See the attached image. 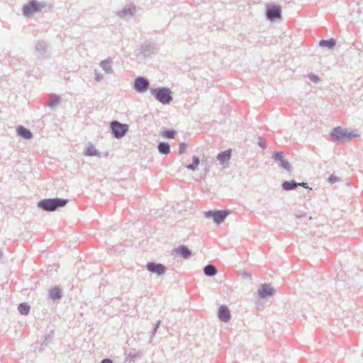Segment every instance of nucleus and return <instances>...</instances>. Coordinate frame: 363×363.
Here are the masks:
<instances>
[{"mask_svg":"<svg viewBox=\"0 0 363 363\" xmlns=\"http://www.w3.org/2000/svg\"><path fill=\"white\" fill-rule=\"evenodd\" d=\"M101 363H113V361L111 359H104Z\"/></svg>","mask_w":363,"mask_h":363,"instance_id":"obj_39","label":"nucleus"},{"mask_svg":"<svg viewBox=\"0 0 363 363\" xmlns=\"http://www.w3.org/2000/svg\"><path fill=\"white\" fill-rule=\"evenodd\" d=\"M340 180V179L339 177H337V176L334 175V174H332L328 178V182L330 183V184H334V183H335L337 182H339Z\"/></svg>","mask_w":363,"mask_h":363,"instance_id":"obj_33","label":"nucleus"},{"mask_svg":"<svg viewBox=\"0 0 363 363\" xmlns=\"http://www.w3.org/2000/svg\"><path fill=\"white\" fill-rule=\"evenodd\" d=\"M151 94L155 99L162 104H169L172 100V92L167 87H157L150 89Z\"/></svg>","mask_w":363,"mask_h":363,"instance_id":"obj_1","label":"nucleus"},{"mask_svg":"<svg viewBox=\"0 0 363 363\" xmlns=\"http://www.w3.org/2000/svg\"><path fill=\"white\" fill-rule=\"evenodd\" d=\"M319 45L320 47H326L328 49H333L336 45V40L333 38L328 40H321L319 42Z\"/></svg>","mask_w":363,"mask_h":363,"instance_id":"obj_25","label":"nucleus"},{"mask_svg":"<svg viewBox=\"0 0 363 363\" xmlns=\"http://www.w3.org/2000/svg\"><path fill=\"white\" fill-rule=\"evenodd\" d=\"M61 102V97L58 95L52 94L49 96L48 99L47 105L50 108H55L57 105H59Z\"/></svg>","mask_w":363,"mask_h":363,"instance_id":"obj_18","label":"nucleus"},{"mask_svg":"<svg viewBox=\"0 0 363 363\" xmlns=\"http://www.w3.org/2000/svg\"><path fill=\"white\" fill-rule=\"evenodd\" d=\"M146 269L151 274H155L157 276L163 275L167 270V268L164 264L155 262H147L146 264Z\"/></svg>","mask_w":363,"mask_h":363,"instance_id":"obj_7","label":"nucleus"},{"mask_svg":"<svg viewBox=\"0 0 363 363\" xmlns=\"http://www.w3.org/2000/svg\"><path fill=\"white\" fill-rule=\"evenodd\" d=\"M230 213L229 210H211L204 212V214L207 218H212L216 224L220 225L225 220Z\"/></svg>","mask_w":363,"mask_h":363,"instance_id":"obj_4","label":"nucleus"},{"mask_svg":"<svg viewBox=\"0 0 363 363\" xmlns=\"http://www.w3.org/2000/svg\"><path fill=\"white\" fill-rule=\"evenodd\" d=\"M38 206L41 208L45 210V200H43V201H40L39 203H38Z\"/></svg>","mask_w":363,"mask_h":363,"instance_id":"obj_37","label":"nucleus"},{"mask_svg":"<svg viewBox=\"0 0 363 363\" xmlns=\"http://www.w3.org/2000/svg\"><path fill=\"white\" fill-rule=\"evenodd\" d=\"M47 259H49L51 264H47L46 272L57 271L58 265L56 264V262L58 261L59 257L54 255L53 252H47Z\"/></svg>","mask_w":363,"mask_h":363,"instance_id":"obj_15","label":"nucleus"},{"mask_svg":"<svg viewBox=\"0 0 363 363\" xmlns=\"http://www.w3.org/2000/svg\"><path fill=\"white\" fill-rule=\"evenodd\" d=\"M160 320H158L156 324L155 325V327L153 328V330H152V335L150 337V342L152 341V339L153 338V337L155 336L158 328L160 327Z\"/></svg>","mask_w":363,"mask_h":363,"instance_id":"obj_34","label":"nucleus"},{"mask_svg":"<svg viewBox=\"0 0 363 363\" xmlns=\"http://www.w3.org/2000/svg\"><path fill=\"white\" fill-rule=\"evenodd\" d=\"M272 157L276 162H279V167L289 172L291 170V165L287 160L284 158V153L282 152H275L272 155Z\"/></svg>","mask_w":363,"mask_h":363,"instance_id":"obj_10","label":"nucleus"},{"mask_svg":"<svg viewBox=\"0 0 363 363\" xmlns=\"http://www.w3.org/2000/svg\"><path fill=\"white\" fill-rule=\"evenodd\" d=\"M298 186V182L294 180L291 181H284L281 184V187L285 191H291L294 190Z\"/></svg>","mask_w":363,"mask_h":363,"instance_id":"obj_22","label":"nucleus"},{"mask_svg":"<svg viewBox=\"0 0 363 363\" xmlns=\"http://www.w3.org/2000/svg\"><path fill=\"white\" fill-rule=\"evenodd\" d=\"M231 152L230 150L220 152L217 155V160L220 161L221 164H224L230 159Z\"/></svg>","mask_w":363,"mask_h":363,"instance_id":"obj_23","label":"nucleus"},{"mask_svg":"<svg viewBox=\"0 0 363 363\" xmlns=\"http://www.w3.org/2000/svg\"><path fill=\"white\" fill-rule=\"evenodd\" d=\"M333 141L348 142L354 137L357 136L353 131H349L347 129H342L340 127H335L330 133Z\"/></svg>","mask_w":363,"mask_h":363,"instance_id":"obj_2","label":"nucleus"},{"mask_svg":"<svg viewBox=\"0 0 363 363\" xmlns=\"http://www.w3.org/2000/svg\"><path fill=\"white\" fill-rule=\"evenodd\" d=\"M157 149L159 152L162 155H168L170 152V145L168 143H159L157 145Z\"/></svg>","mask_w":363,"mask_h":363,"instance_id":"obj_24","label":"nucleus"},{"mask_svg":"<svg viewBox=\"0 0 363 363\" xmlns=\"http://www.w3.org/2000/svg\"><path fill=\"white\" fill-rule=\"evenodd\" d=\"M308 78L311 82H313L315 84H317L320 82L319 77L312 72L308 74Z\"/></svg>","mask_w":363,"mask_h":363,"instance_id":"obj_31","label":"nucleus"},{"mask_svg":"<svg viewBox=\"0 0 363 363\" xmlns=\"http://www.w3.org/2000/svg\"><path fill=\"white\" fill-rule=\"evenodd\" d=\"M140 52L145 57L157 52V48L153 43H145L141 45Z\"/></svg>","mask_w":363,"mask_h":363,"instance_id":"obj_16","label":"nucleus"},{"mask_svg":"<svg viewBox=\"0 0 363 363\" xmlns=\"http://www.w3.org/2000/svg\"><path fill=\"white\" fill-rule=\"evenodd\" d=\"M218 317L219 320L222 322L228 323L230 321V312L226 306L222 305L219 307L218 311Z\"/></svg>","mask_w":363,"mask_h":363,"instance_id":"obj_14","label":"nucleus"},{"mask_svg":"<svg viewBox=\"0 0 363 363\" xmlns=\"http://www.w3.org/2000/svg\"><path fill=\"white\" fill-rule=\"evenodd\" d=\"M42 8L43 5L36 1H30L23 7V14L26 16H30L36 12L40 11Z\"/></svg>","mask_w":363,"mask_h":363,"instance_id":"obj_9","label":"nucleus"},{"mask_svg":"<svg viewBox=\"0 0 363 363\" xmlns=\"http://www.w3.org/2000/svg\"><path fill=\"white\" fill-rule=\"evenodd\" d=\"M68 199L61 198L47 199V211L53 212L65 207Z\"/></svg>","mask_w":363,"mask_h":363,"instance_id":"obj_5","label":"nucleus"},{"mask_svg":"<svg viewBox=\"0 0 363 363\" xmlns=\"http://www.w3.org/2000/svg\"><path fill=\"white\" fill-rule=\"evenodd\" d=\"M136 11L135 6H128L123 8V10L118 12V16L121 18H130Z\"/></svg>","mask_w":363,"mask_h":363,"instance_id":"obj_17","label":"nucleus"},{"mask_svg":"<svg viewBox=\"0 0 363 363\" xmlns=\"http://www.w3.org/2000/svg\"><path fill=\"white\" fill-rule=\"evenodd\" d=\"M150 86L149 80L143 77H138L135 79L133 88L138 93L145 92Z\"/></svg>","mask_w":363,"mask_h":363,"instance_id":"obj_8","label":"nucleus"},{"mask_svg":"<svg viewBox=\"0 0 363 363\" xmlns=\"http://www.w3.org/2000/svg\"><path fill=\"white\" fill-rule=\"evenodd\" d=\"M96 74H95V80L96 82H100L104 78V75L101 73H97L96 71H95Z\"/></svg>","mask_w":363,"mask_h":363,"instance_id":"obj_35","label":"nucleus"},{"mask_svg":"<svg viewBox=\"0 0 363 363\" xmlns=\"http://www.w3.org/2000/svg\"><path fill=\"white\" fill-rule=\"evenodd\" d=\"M143 355V352H136L135 350L131 351L129 353V357L135 360L137 358H140Z\"/></svg>","mask_w":363,"mask_h":363,"instance_id":"obj_30","label":"nucleus"},{"mask_svg":"<svg viewBox=\"0 0 363 363\" xmlns=\"http://www.w3.org/2000/svg\"><path fill=\"white\" fill-rule=\"evenodd\" d=\"M203 271L206 276L210 277H214L218 272L216 267L214 265L211 264L206 265L203 267Z\"/></svg>","mask_w":363,"mask_h":363,"instance_id":"obj_20","label":"nucleus"},{"mask_svg":"<svg viewBox=\"0 0 363 363\" xmlns=\"http://www.w3.org/2000/svg\"><path fill=\"white\" fill-rule=\"evenodd\" d=\"M302 186L305 189H309L308 186V184L306 183V182H301V183H298V186Z\"/></svg>","mask_w":363,"mask_h":363,"instance_id":"obj_38","label":"nucleus"},{"mask_svg":"<svg viewBox=\"0 0 363 363\" xmlns=\"http://www.w3.org/2000/svg\"><path fill=\"white\" fill-rule=\"evenodd\" d=\"M110 128L113 138L121 139L128 131V125L118 121H112L110 123Z\"/></svg>","mask_w":363,"mask_h":363,"instance_id":"obj_3","label":"nucleus"},{"mask_svg":"<svg viewBox=\"0 0 363 363\" xmlns=\"http://www.w3.org/2000/svg\"><path fill=\"white\" fill-rule=\"evenodd\" d=\"M258 145L262 148H265V142L261 138H258Z\"/></svg>","mask_w":363,"mask_h":363,"instance_id":"obj_36","label":"nucleus"},{"mask_svg":"<svg viewBox=\"0 0 363 363\" xmlns=\"http://www.w3.org/2000/svg\"><path fill=\"white\" fill-rule=\"evenodd\" d=\"M187 145L185 143H182L179 144V154L182 155L184 153L186 150Z\"/></svg>","mask_w":363,"mask_h":363,"instance_id":"obj_32","label":"nucleus"},{"mask_svg":"<svg viewBox=\"0 0 363 363\" xmlns=\"http://www.w3.org/2000/svg\"><path fill=\"white\" fill-rule=\"evenodd\" d=\"M200 164V159L199 157L194 155L192 157V163L186 166L188 169L196 171L198 168L199 164Z\"/></svg>","mask_w":363,"mask_h":363,"instance_id":"obj_27","label":"nucleus"},{"mask_svg":"<svg viewBox=\"0 0 363 363\" xmlns=\"http://www.w3.org/2000/svg\"><path fill=\"white\" fill-rule=\"evenodd\" d=\"M112 60L111 58H108L105 60H102L100 62L101 67L105 71L106 74H112L113 70L111 67Z\"/></svg>","mask_w":363,"mask_h":363,"instance_id":"obj_19","label":"nucleus"},{"mask_svg":"<svg viewBox=\"0 0 363 363\" xmlns=\"http://www.w3.org/2000/svg\"><path fill=\"white\" fill-rule=\"evenodd\" d=\"M84 155L86 156H96L98 157H101V152L95 148V147L90 144L84 150Z\"/></svg>","mask_w":363,"mask_h":363,"instance_id":"obj_21","label":"nucleus"},{"mask_svg":"<svg viewBox=\"0 0 363 363\" xmlns=\"http://www.w3.org/2000/svg\"><path fill=\"white\" fill-rule=\"evenodd\" d=\"M276 292L274 287H272L268 284H263L261 285L260 289L258 291V296L261 298H267L268 297L273 296Z\"/></svg>","mask_w":363,"mask_h":363,"instance_id":"obj_11","label":"nucleus"},{"mask_svg":"<svg viewBox=\"0 0 363 363\" xmlns=\"http://www.w3.org/2000/svg\"><path fill=\"white\" fill-rule=\"evenodd\" d=\"M172 255H179L185 259H188L191 257L192 252L187 246L181 245L172 250Z\"/></svg>","mask_w":363,"mask_h":363,"instance_id":"obj_12","label":"nucleus"},{"mask_svg":"<svg viewBox=\"0 0 363 363\" xmlns=\"http://www.w3.org/2000/svg\"><path fill=\"white\" fill-rule=\"evenodd\" d=\"M48 296L53 302L59 301L63 296L62 289L58 286L51 287L48 291Z\"/></svg>","mask_w":363,"mask_h":363,"instance_id":"obj_13","label":"nucleus"},{"mask_svg":"<svg viewBox=\"0 0 363 363\" xmlns=\"http://www.w3.org/2000/svg\"><path fill=\"white\" fill-rule=\"evenodd\" d=\"M266 17L270 21H275L281 17V6L275 4H268L266 10Z\"/></svg>","mask_w":363,"mask_h":363,"instance_id":"obj_6","label":"nucleus"},{"mask_svg":"<svg viewBox=\"0 0 363 363\" xmlns=\"http://www.w3.org/2000/svg\"><path fill=\"white\" fill-rule=\"evenodd\" d=\"M18 134L25 139H30L32 137V133L23 126H20L17 129Z\"/></svg>","mask_w":363,"mask_h":363,"instance_id":"obj_26","label":"nucleus"},{"mask_svg":"<svg viewBox=\"0 0 363 363\" xmlns=\"http://www.w3.org/2000/svg\"><path fill=\"white\" fill-rule=\"evenodd\" d=\"M177 132L173 129H167L163 131L162 136L166 138H174Z\"/></svg>","mask_w":363,"mask_h":363,"instance_id":"obj_29","label":"nucleus"},{"mask_svg":"<svg viewBox=\"0 0 363 363\" xmlns=\"http://www.w3.org/2000/svg\"><path fill=\"white\" fill-rule=\"evenodd\" d=\"M30 306L26 303H21L18 306V311L22 315L28 314Z\"/></svg>","mask_w":363,"mask_h":363,"instance_id":"obj_28","label":"nucleus"}]
</instances>
